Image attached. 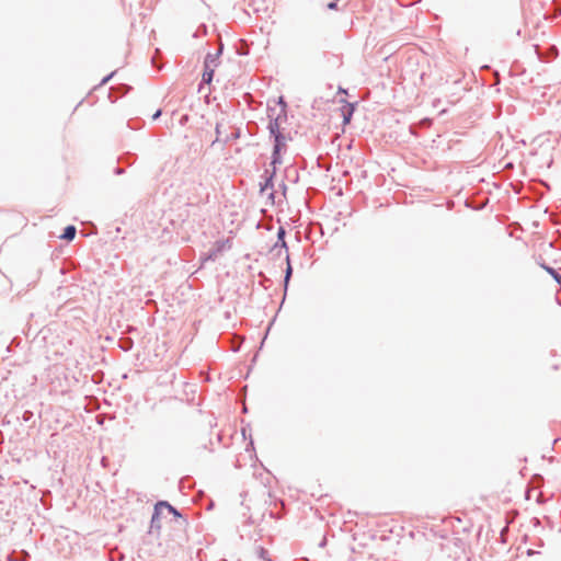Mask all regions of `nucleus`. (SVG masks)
<instances>
[{
    "label": "nucleus",
    "mask_w": 561,
    "mask_h": 561,
    "mask_svg": "<svg viewBox=\"0 0 561 561\" xmlns=\"http://www.w3.org/2000/svg\"><path fill=\"white\" fill-rule=\"evenodd\" d=\"M76 236V227L75 226H68L66 227L64 233L60 236L61 239L71 241Z\"/></svg>",
    "instance_id": "obj_4"
},
{
    "label": "nucleus",
    "mask_w": 561,
    "mask_h": 561,
    "mask_svg": "<svg viewBox=\"0 0 561 561\" xmlns=\"http://www.w3.org/2000/svg\"><path fill=\"white\" fill-rule=\"evenodd\" d=\"M547 271L553 275L558 283H561V276H559L552 268H547Z\"/></svg>",
    "instance_id": "obj_6"
},
{
    "label": "nucleus",
    "mask_w": 561,
    "mask_h": 561,
    "mask_svg": "<svg viewBox=\"0 0 561 561\" xmlns=\"http://www.w3.org/2000/svg\"><path fill=\"white\" fill-rule=\"evenodd\" d=\"M328 9H330V10H335L336 9L335 0L328 4Z\"/></svg>",
    "instance_id": "obj_7"
},
{
    "label": "nucleus",
    "mask_w": 561,
    "mask_h": 561,
    "mask_svg": "<svg viewBox=\"0 0 561 561\" xmlns=\"http://www.w3.org/2000/svg\"><path fill=\"white\" fill-rule=\"evenodd\" d=\"M217 67V58L208 55L205 59V69L203 73V82L210 83L213 80L215 68Z\"/></svg>",
    "instance_id": "obj_1"
},
{
    "label": "nucleus",
    "mask_w": 561,
    "mask_h": 561,
    "mask_svg": "<svg viewBox=\"0 0 561 561\" xmlns=\"http://www.w3.org/2000/svg\"><path fill=\"white\" fill-rule=\"evenodd\" d=\"M164 510L173 514L174 516H180L178 511L172 505H170L167 502H159L154 507V515L152 519L154 520L160 514L163 513Z\"/></svg>",
    "instance_id": "obj_2"
},
{
    "label": "nucleus",
    "mask_w": 561,
    "mask_h": 561,
    "mask_svg": "<svg viewBox=\"0 0 561 561\" xmlns=\"http://www.w3.org/2000/svg\"><path fill=\"white\" fill-rule=\"evenodd\" d=\"M283 146H285V142L282 139L280 135L279 134L275 135V147H274V156H275V158H274V162H276V159H277L276 156L278 154L279 149Z\"/></svg>",
    "instance_id": "obj_5"
},
{
    "label": "nucleus",
    "mask_w": 561,
    "mask_h": 561,
    "mask_svg": "<svg viewBox=\"0 0 561 561\" xmlns=\"http://www.w3.org/2000/svg\"><path fill=\"white\" fill-rule=\"evenodd\" d=\"M290 273H291V267L288 266V268H287V278L289 277Z\"/></svg>",
    "instance_id": "obj_9"
},
{
    "label": "nucleus",
    "mask_w": 561,
    "mask_h": 561,
    "mask_svg": "<svg viewBox=\"0 0 561 561\" xmlns=\"http://www.w3.org/2000/svg\"><path fill=\"white\" fill-rule=\"evenodd\" d=\"M343 101V105L341 107V114L343 116V123L344 124H348L351 122V118H352V115H353V112H354V106L353 104L351 103H347L345 102L344 100Z\"/></svg>",
    "instance_id": "obj_3"
},
{
    "label": "nucleus",
    "mask_w": 561,
    "mask_h": 561,
    "mask_svg": "<svg viewBox=\"0 0 561 561\" xmlns=\"http://www.w3.org/2000/svg\"><path fill=\"white\" fill-rule=\"evenodd\" d=\"M161 114V111H158L154 115H153V119H156L157 117H159Z\"/></svg>",
    "instance_id": "obj_8"
}]
</instances>
